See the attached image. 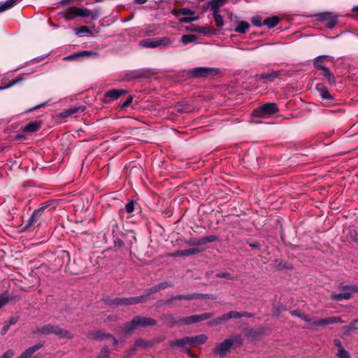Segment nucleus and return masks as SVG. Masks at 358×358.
<instances>
[{
  "label": "nucleus",
  "mask_w": 358,
  "mask_h": 358,
  "mask_svg": "<svg viewBox=\"0 0 358 358\" xmlns=\"http://www.w3.org/2000/svg\"><path fill=\"white\" fill-rule=\"evenodd\" d=\"M243 341L241 335H233L224 339L222 342L217 343L213 352L214 354L223 357L232 348H236L241 346Z\"/></svg>",
  "instance_id": "f257e3e1"
},
{
  "label": "nucleus",
  "mask_w": 358,
  "mask_h": 358,
  "mask_svg": "<svg viewBox=\"0 0 358 358\" xmlns=\"http://www.w3.org/2000/svg\"><path fill=\"white\" fill-rule=\"evenodd\" d=\"M156 324V320L151 317L136 316L131 322L125 324L124 332L127 334H131L137 328H145L147 327L155 326Z\"/></svg>",
  "instance_id": "f03ea898"
},
{
  "label": "nucleus",
  "mask_w": 358,
  "mask_h": 358,
  "mask_svg": "<svg viewBox=\"0 0 358 358\" xmlns=\"http://www.w3.org/2000/svg\"><path fill=\"white\" fill-rule=\"evenodd\" d=\"M36 333L42 335L55 334L59 338H72V334L71 332L63 329H61L58 326L52 325L50 324H48L37 328Z\"/></svg>",
  "instance_id": "7ed1b4c3"
},
{
  "label": "nucleus",
  "mask_w": 358,
  "mask_h": 358,
  "mask_svg": "<svg viewBox=\"0 0 358 358\" xmlns=\"http://www.w3.org/2000/svg\"><path fill=\"white\" fill-rule=\"evenodd\" d=\"M215 299V296L213 294H199V293H193L188 294H180L178 296H173L169 299H166L162 301L164 305L171 306V303L176 301H180L182 299L185 300H192V299Z\"/></svg>",
  "instance_id": "20e7f679"
},
{
  "label": "nucleus",
  "mask_w": 358,
  "mask_h": 358,
  "mask_svg": "<svg viewBox=\"0 0 358 358\" xmlns=\"http://www.w3.org/2000/svg\"><path fill=\"white\" fill-rule=\"evenodd\" d=\"M220 70L213 67H196L189 71V73L193 78H208L217 75Z\"/></svg>",
  "instance_id": "39448f33"
},
{
  "label": "nucleus",
  "mask_w": 358,
  "mask_h": 358,
  "mask_svg": "<svg viewBox=\"0 0 358 358\" xmlns=\"http://www.w3.org/2000/svg\"><path fill=\"white\" fill-rule=\"evenodd\" d=\"M140 45L144 48H155L157 47H167L171 44V40L168 37L159 38H147L139 42Z\"/></svg>",
  "instance_id": "423d86ee"
},
{
  "label": "nucleus",
  "mask_w": 358,
  "mask_h": 358,
  "mask_svg": "<svg viewBox=\"0 0 358 358\" xmlns=\"http://www.w3.org/2000/svg\"><path fill=\"white\" fill-rule=\"evenodd\" d=\"M277 111L278 107L275 103H268L255 109L252 115L257 117H266L275 113Z\"/></svg>",
  "instance_id": "0eeeda50"
},
{
  "label": "nucleus",
  "mask_w": 358,
  "mask_h": 358,
  "mask_svg": "<svg viewBox=\"0 0 358 358\" xmlns=\"http://www.w3.org/2000/svg\"><path fill=\"white\" fill-rule=\"evenodd\" d=\"M213 313H204L201 315H195L180 318V322L182 324H190L206 320L213 317Z\"/></svg>",
  "instance_id": "6e6552de"
},
{
  "label": "nucleus",
  "mask_w": 358,
  "mask_h": 358,
  "mask_svg": "<svg viewBox=\"0 0 358 358\" xmlns=\"http://www.w3.org/2000/svg\"><path fill=\"white\" fill-rule=\"evenodd\" d=\"M144 296H137V297H129V298H115L113 303L117 306L119 305H133L140 303L143 301Z\"/></svg>",
  "instance_id": "1a4fd4ad"
},
{
  "label": "nucleus",
  "mask_w": 358,
  "mask_h": 358,
  "mask_svg": "<svg viewBox=\"0 0 358 358\" xmlns=\"http://www.w3.org/2000/svg\"><path fill=\"white\" fill-rule=\"evenodd\" d=\"M42 208H38L35 210L31 217L27 220V223L25 225L24 228L28 229L31 227L38 226L41 224V217H42Z\"/></svg>",
  "instance_id": "9d476101"
},
{
  "label": "nucleus",
  "mask_w": 358,
  "mask_h": 358,
  "mask_svg": "<svg viewBox=\"0 0 358 358\" xmlns=\"http://www.w3.org/2000/svg\"><path fill=\"white\" fill-rule=\"evenodd\" d=\"M320 19L324 22L327 27L329 29L334 28L337 22V17L331 13H323L320 14Z\"/></svg>",
  "instance_id": "9b49d317"
},
{
  "label": "nucleus",
  "mask_w": 358,
  "mask_h": 358,
  "mask_svg": "<svg viewBox=\"0 0 358 358\" xmlns=\"http://www.w3.org/2000/svg\"><path fill=\"white\" fill-rule=\"evenodd\" d=\"M282 71H271L266 73H262L257 76V79L262 80L264 83L273 82L275 79L282 75Z\"/></svg>",
  "instance_id": "f8f14e48"
},
{
  "label": "nucleus",
  "mask_w": 358,
  "mask_h": 358,
  "mask_svg": "<svg viewBox=\"0 0 358 358\" xmlns=\"http://www.w3.org/2000/svg\"><path fill=\"white\" fill-rule=\"evenodd\" d=\"M126 93H127V90H123V89H120V90L114 89V90H110V91L106 92V94L104 95V98L106 99L105 102L108 103L110 101L116 100L119 97H120L122 95H123Z\"/></svg>",
  "instance_id": "ddd939ff"
},
{
  "label": "nucleus",
  "mask_w": 358,
  "mask_h": 358,
  "mask_svg": "<svg viewBox=\"0 0 358 358\" xmlns=\"http://www.w3.org/2000/svg\"><path fill=\"white\" fill-rule=\"evenodd\" d=\"M85 109V106H74L64 110L60 113L59 116L62 118L70 116H77L78 114L83 113Z\"/></svg>",
  "instance_id": "4468645a"
},
{
  "label": "nucleus",
  "mask_w": 358,
  "mask_h": 358,
  "mask_svg": "<svg viewBox=\"0 0 358 358\" xmlns=\"http://www.w3.org/2000/svg\"><path fill=\"white\" fill-rule=\"evenodd\" d=\"M148 346V342L142 338L137 339L132 347L127 351V357L134 355V353L140 348H146Z\"/></svg>",
  "instance_id": "2eb2a0df"
},
{
  "label": "nucleus",
  "mask_w": 358,
  "mask_h": 358,
  "mask_svg": "<svg viewBox=\"0 0 358 358\" xmlns=\"http://www.w3.org/2000/svg\"><path fill=\"white\" fill-rule=\"evenodd\" d=\"M171 346H177L183 349L185 352V348H190L189 336H185L182 338L176 339L170 343Z\"/></svg>",
  "instance_id": "dca6fc26"
},
{
  "label": "nucleus",
  "mask_w": 358,
  "mask_h": 358,
  "mask_svg": "<svg viewBox=\"0 0 358 358\" xmlns=\"http://www.w3.org/2000/svg\"><path fill=\"white\" fill-rule=\"evenodd\" d=\"M344 321L341 317H329L326 318H320V327H324L327 325L336 323H343Z\"/></svg>",
  "instance_id": "f3484780"
},
{
  "label": "nucleus",
  "mask_w": 358,
  "mask_h": 358,
  "mask_svg": "<svg viewBox=\"0 0 358 358\" xmlns=\"http://www.w3.org/2000/svg\"><path fill=\"white\" fill-rule=\"evenodd\" d=\"M191 346H197L205 343L208 340L206 334H199L194 336H189Z\"/></svg>",
  "instance_id": "a211bd4d"
},
{
  "label": "nucleus",
  "mask_w": 358,
  "mask_h": 358,
  "mask_svg": "<svg viewBox=\"0 0 358 358\" xmlns=\"http://www.w3.org/2000/svg\"><path fill=\"white\" fill-rule=\"evenodd\" d=\"M201 251V250L198 248H189V249H187V250L176 251L174 253H173L171 255V256L172 257L190 256V255H194L197 253H199Z\"/></svg>",
  "instance_id": "6ab92c4d"
},
{
  "label": "nucleus",
  "mask_w": 358,
  "mask_h": 358,
  "mask_svg": "<svg viewBox=\"0 0 358 358\" xmlns=\"http://www.w3.org/2000/svg\"><path fill=\"white\" fill-rule=\"evenodd\" d=\"M42 347V344L34 345L23 352L18 358H31L34 353L40 350Z\"/></svg>",
  "instance_id": "aec40b11"
},
{
  "label": "nucleus",
  "mask_w": 358,
  "mask_h": 358,
  "mask_svg": "<svg viewBox=\"0 0 358 358\" xmlns=\"http://www.w3.org/2000/svg\"><path fill=\"white\" fill-rule=\"evenodd\" d=\"M162 320L163 322L169 327H173L178 324H182L180 318H176L171 314L164 315Z\"/></svg>",
  "instance_id": "412c9836"
},
{
  "label": "nucleus",
  "mask_w": 358,
  "mask_h": 358,
  "mask_svg": "<svg viewBox=\"0 0 358 358\" xmlns=\"http://www.w3.org/2000/svg\"><path fill=\"white\" fill-rule=\"evenodd\" d=\"M41 125V123L38 122H29L22 128V131L27 134L35 132L40 129Z\"/></svg>",
  "instance_id": "4be33fe9"
},
{
  "label": "nucleus",
  "mask_w": 358,
  "mask_h": 358,
  "mask_svg": "<svg viewBox=\"0 0 358 358\" xmlns=\"http://www.w3.org/2000/svg\"><path fill=\"white\" fill-rule=\"evenodd\" d=\"M316 89L320 92V94L323 99H333V96L330 94L327 88L322 83L317 84Z\"/></svg>",
  "instance_id": "5701e85b"
},
{
  "label": "nucleus",
  "mask_w": 358,
  "mask_h": 358,
  "mask_svg": "<svg viewBox=\"0 0 358 358\" xmlns=\"http://www.w3.org/2000/svg\"><path fill=\"white\" fill-rule=\"evenodd\" d=\"M227 0H210L208 2V7L213 12H220V8L223 6Z\"/></svg>",
  "instance_id": "b1692460"
},
{
  "label": "nucleus",
  "mask_w": 358,
  "mask_h": 358,
  "mask_svg": "<svg viewBox=\"0 0 358 358\" xmlns=\"http://www.w3.org/2000/svg\"><path fill=\"white\" fill-rule=\"evenodd\" d=\"M229 313L222 315L220 317H217V318L210 321L208 322V324L212 327L217 326L220 324H224L225 322L230 320V317L229 316Z\"/></svg>",
  "instance_id": "393cba45"
},
{
  "label": "nucleus",
  "mask_w": 358,
  "mask_h": 358,
  "mask_svg": "<svg viewBox=\"0 0 358 358\" xmlns=\"http://www.w3.org/2000/svg\"><path fill=\"white\" fill-rule=\"evenodd\" d=\"M171 109V113L176 115L188 113L189 111L188 106L184 103H177L173 106Z\"/></svg>",
  "instance_id": "a878e982"
},
{
  "label": "nucleus",
  "mask_w": 358,
  "mask_h": 358,
  "mask_svg": "<svg viewBox=\"0 0 358 358\" xmlns=\"http://www.w3.org/2000/svg\"><path fill=\"white\" fill-rule=\"evenodd\" d=\"M319 69L323 71V76L327 79L330 84H335V78L328 68L323 65H320Z\"/></svg>",
  "instance_id": "bb28decb"
},
{
  "label": "nucleus",
  "mask_w": 358,
  "mask_h": 358,
  "mask_svg": "<svg viewBox=\"0 0 358 358\" xmlns=\"http://www.w3.org/2000/svg\"><path fill=\"white\" fill-rule=\"evenodd\" d=\"M352 297V293L348 292L343 293H332L331 294V299L335 301H341L343 299H350Z\"/></svg>",
  "instance_id": "cd10ccee"
},
{
  "label": "nucleus",
  "mask_w": 358,
  "mask_h": 358,
  "mask_svg": "<svg viewBox=\"0 0 358 358\" xmlns=\"http://www.w3.org/2000/svg\"><path fill=\"white\" fill-rule=\"evenodd\" d=\"M250 28V24L248 22L245 21H241L238 23L235 31L238 33L244 34Z\"/></svg>",
  "instance_id": "c85d7f7f"
},
{
  "label": "nucleus",
  "mask_w": 358,
  "mask_h": 358,
  "mask_svg": "<svg viewBox=\"0 0 358 358\" xmlns=\"http://www.w3.org/2000/svg\"><path fill=\"white\" fill-rule=\"evenodd\" d=\"M279 18L276 16L268 17L266 19L263 24L267 26L269 28H273L275 27L278 23H279Z\"/></svg>",
  "instance_id": "c756f323"
},
{
  "label": "nucleus",
  "mask_w": 358,
  "mask_h": 358,
  "mask_svg": "<svg viewBox=\"0 0 358 358\" xmlns=\"http://www.w3.org/2000/svg\"><path fill=\"white\" fill-rule=\"evenodd\" d=\"M76 10H78V7H70L69 8L65 14V17L66 20H71L73 19L76 17H78V11Z\"/></svg>",
  "instance_id": "7c9ffc66"
},
{
  "label": "nucleus",
  "mask_w": 358,
  "mask_h": 358,
  "mask_svg": "<svg viewBox=\"0 0 358 358\" xmlns=\"http://www.w3.org/2000/svg\"><path fill=\"white\" fill-rule=\"evenodd\" d=\"M17 1L18 0H7L3 3H0V13L13 7Z\"/></svg>",
  "instance_id": "2f4dec72"
},
{
  "label": "nucleus",
  "mask_w": 358,
  "mask_h": 358,
  "mask_svg": "<svg viewBox=\"0 0 358 358\" xmlns=\"http://www.w3.org/2000/svg\"><path fill=\"white\" fill-rule=\"evenodd\" d=\"M96 55V53H94L93 52H90V51H81V52L74 53L71 55H69V57H66L65 59H71L77 58L79 57L89 56V55Z\"/></svg>",
  "instance_id": "473e14b6"
},
{
  "label": "nucleus",
  "mask_w": 358,
  "mask_h": 358,
  "mask_svg": "<svg viewBox=\"0 0 358 358\" xmlns=\"http://www.w3.org/2000/svg\"><path fill=\"white\" fill-rule=\"evenodd\" d=\"M320 318L313 317L310 318V321L308 322L309 326L308 328L310 329L316 330L318 327H320Z\"/></svg>",
  "instance_id": "72a5a7b5"
},
{
  "label": "nucleus",
  "mask_w": 358,
  "mask_h": 358,
  "mask_svg": "<svg viewBox=\"0 0 358 358\" xmlns=\"http://www.w3.org/2000/svg\"><path fill=\"white\" fill-rule=\"evenodd\" d=\"M358 322H355V320L350 323L348 325L343 327V333L345 335H350V334L356 329L355 324Z\"/></svg>",
  "instance_id": "f704fd0d"
},
{
  "label": "nucleus",
  "mask_w": 358,
  "mask_h": 358,
  "mask_svg": "<svg viewBox=\"0 0 358 358\" xmlns=\"http://www.w3.org/2000/svg\"><path fill=\"white\" fill-rule=\"evenodd\" d=\"M213 18L217 27H222L224 24L222 17L220 15V12H213Z\"/></svg>",
  "instance_id": "c9c22d12"
},
{
  "label": "nucleus",
  "mask_w": 358,
  "mask_h": 358,
  "mask_svg": "<svg viewBox=\"0 0 358 358\" xmlns=\"http://www.w3.org/2000/svg\"><path fill=\"white\" fill-rule=\"evenodd\" d=\"M110 352L107 346L101 348L97 358H109Z\"/></svg>",
  "instance_id": "e433bc0d"
},
{
  "label": "nucleus",
  "mask_w": 358,
  "mask_h": 358,
  "mask_svg": "<svg viewBox=\"0 0 358 358\" xmlns=\"http://www.w3.org/2000/svg\"><path fill=\"white\" fill-rule=\"evenodd\" d=\"M196 39V37L194 35L187 34V35H183L181 38V42L184 45H187L189 43L194 41Z\"/></svg>",
  "instance_id": "4c0bfd02"
},
{
  "label": "nucleus",
  "mask_w": 358,
  "mask_h": 358,
  "mask_svg": "<svg viewBox=\"0 0 358 358\" xmlns=\"http://www.w3.org/2000/svg\"><path fill=\"white\" fill-rule=\"evenodd\" d=\"M94 338L96 339L103 340V339H109L113 338V336L110 334H105L103 332H96L94 334Z\"/></svg>",
  "instance_id": "58836bf2"
},
{
  "label": "nucleus",
  "mask_w": 358,
  "mask_h": 358,
  "mask_svg": "<svg viewBox=\"0 0 358 358\" xmlns=\"http://www.w3.org/2000/svg\"><path fill=\"white\" fill-rule=\"evenodd\" d=\"M76 10L79 12L78 13L79 17H87L91 14V10L86 8H78V10Z\"/></svg>",
  "instance_id": "ea45409f"
},
{
  "label": "nucleus",
  "mask_w": 358,
  "mask_h": 358,
  "mask_svg": "<svg viewBox=\"0 0 358 358\" xmlns=\"http://www.w3.org/2000/svg\"><path fill=\"white\" fill-rule=\"evenodd\" d=\"M217 278H226L227 280H236L237 278L236 276H234L231 275L229 273L224 272V273H219L216 274Z\"/></svg>",
  "instance_id": "a19ab883"
},
{
  "label": "nucleus",
  "mask_w": 358,
  "mask_h": 358,
  "mask_svg": "<svg viewBox=\"0 0 358 358\" xmlns=\"http://www.w3.org/2000/svg\"><path fill=\"white\" fill-rule=\"evenodd\" d=\"M336 357L338 358H351L350 353L345 348L338 350Z\"/></svg>",
  "instance_id": "79ce46f5"
},
{
  "label": "nucleus",
  "mask_w": 358,
  "mask_h": 358,
  "mask_svg": "<svg viewBox=\"0 0 358 358\" xmlns=\"http://www.w3.org/2000/svg\"><path fill=\"white\" fill-rule=\"evenodd\" d=\"M173 286V283L169 281H164L157 284V289L159 291L166 289L168 287H172Z\"/></svg>",
  "instance_id": "37998d69"
},
{
  "label": "nucleus",
  "mask_w": 358,
  "mask_h": 358,
  "mask_svg": "<svg viewBox=\"0 0 358 358\" xmlns=\"http://www.w3.org/2000/svg\"><path fill=\"white\" fill-rule=\"evenodd\" d=\"M198 19V17H192V15H187L180 18L179 20L181 23H190L193 21L197 20Z\"/></svg>",
  "instance_id": "c03bdc74"
},
{
  "label": "nucleus",
  "mask_w": 358,
  "mask_h": 358,
  "mask_svg": "<svg viewBox=\"0 0 358 358\" xmlns=\"http://www.w3.org/2000/svg\"><path fill=\"white\" fill-rule=\"evenodd\" d=\"M187 243L190 245H203L202 238H191L188 241Z\"/></svg>",
  "instance_id": "a18cd8bd"
},
{
  "label": "nucleus",
  "mask_w": 358,
  "mask_h": 358,
  "mask_svg": "<svg viewBox=\"0 0 358 358\" xmlns=\"http://www.w3.org/2000/svg\"><path fill=\"white\" fill-rule=\"evenodd\" d=\"M217 240V237L215 235H209L207 236L202 237L203 245L207 243L213 242Z\"/></svg>",
  "instance_id": "49530a36"
},
{
  "label": "nucleus",
  "mask_w": 358,
  "mask_h": 358,
  "mask_svg": "<svg viewBox=\"0 0 358 358\" xmlns=\"http://www.w3.org/2000/svg\"><path fill=\"white\" fill-rule=\"evenodd\" d=\"M22 80V79L21 78H17L13 79V80H10L6 86L0 87V90H5L7 88H9V87L13 86L14 85L20 83Z\"/></svg>",
  "instance_id": "de8ad7c7"
},
{
  "label": "nucleus",
  "mask_w": 358,
  "mask_h": 358,
  "mask_svg": "<svg viewBox=\"0 0 358 358\" xmlns=\"http://www.w3.org/2000/svg\"><path fill=\"white\" fill-rule=\"evenodd\" d=\"M9 301V298L6 294L0 295V309L4 306Z\"/></svg>",
  "instance_id": "09e8293b"
},
{
  "label": "nucleus",
  "mask_w": 358,
  "mask_h": 358,
  "mask_svg": "<svg viewBox=\"0 0 358 358\" xmlns=\"http://www.w3.org/2000/svg\"><path fill=\"white\" fill-rule=\"evenodd\" d=\"M178 12L180 14L185 16L193 15L194 14V11L187 8H180Z\"/></svg>",
  "instance_id": "8fccbe9b"
},
{
  "label": "nucleus",
  "mask_w": 358,
  "mask_h": 358,
  "mask_svg": "<svg viewBox=\"0 0 358 358\" xmlns=\"http://www.w3.org/2000/svg\"><path fill=\"white\" fill-rule=\"evenodd\" d=\"M77 34H91V31L90 28L87 26H82L80 28H78L76 31Z\"/></svg>",
  "instance_id": "3c124183"
},
{
  "label": "nucleus",
  "mask_w": 358,
  "mask_h": 358,
  "mask_svg": "<svg viewBox=\"0 0 358 358\" xmlns=\"http://www.w3.org/2000/svg\"><path fill=\"white\" fill-rule=\"evenodd\" d=\"M252 24L256 27H261L262 23V17L259 16H255L251 20Z\"/></svg>",
  "instance_id": "603ef678"
},
{
  "label": "nucleus",
  "mask_w": 358,
  "mask_h": 358,
  "mask_svg": "<svg viewBox=\"0 0 358 358\" xmlns=\"http://www.w3.org/2000/svg\"><path fill=\"white\" fill-rule=\"evenodd\" d=\"M134 201H129V203H127L125 206V210L127 213H131L134 211Z\"/></svg>",
  "instance_id": "864d4df0"
},
{
  "label": "nucleus",
  "mask_w": 358,
  "mask_h": 358,
  "mask_svg": "<svg viewBox=\"0 0 358 358\" xmlns=\"http://www.w3.org/2000/svg\"><path fill=\"white\" fill-rule=\"evenodd\" d=\"M230 319H239L241 317V312L231 310L229 312Z\"/></svg>",
  "instance_id": "5fc2aeb1"
},
{
  "label": "nucleus",
  "mask_w": 358,
  "mask_h": 358,
  "mask_svg": "<svg viewBox=\"0 0 358 358\" xmlns=\"http://www.w3.org/2000/svg\"><path fill=\"white\" fill-rule=\"evenodd\" d=\"M325 57H327V56H324V55L317 57L315 59V62H314L315 66L319 69V66L322 65L323 59Z\"/></svg>",
  "instance_id": "6e6d98bb"
},
{
  "label": "nucleus",
  "mask_w": 358,
  "mask_h": 358,
  "mask_svg": "<svg viewBox=\"0 0 358 358\" xmlns=\"http://www.w3.org/2000/svg\"><path fill=\"white\" fill-rule=\"evenodd\" d=\"M14 355V351L13 350H8L4 352L0 358H12Z\"/></svg>",
  "instance_id": "4d7b16f0"
},
{
  "label": "nucleus",
  "mask_w": 358,
  "mask_h": 358,
  "mask_svg": "<svg viewBox=\"0 0 358 358\" xmlns=\"http://www.w3.org/2000/svg\"><path fill=\"white\" fill-rule=\"evenodd\" d=\"M14 355V351L13 350H8L4 352L0 358H12Z\"/></svg>",
  "instance_id": "13d9d810"
},
{
  "label": "nucleus",
  "mask_w": 358,
  "mask_h": 358,
  "mask_svg": "<svg viewBox=\"0 0 358 358\" xmlns=\"http://www.w3.org/2000/svg\"><path fill=\"white\" fill-rule=\"evenodd\" d=\"M100 16V11L99 9H95L94 10H91L90 16L92 19L96 20Z\"/></svg>",
  "instance_id": "bf43d9fd"
},
{
  "label": "nucleus",
  "mask_w": 358,
  "mask_h": 358,
  "mask_svg": "<svg viewBox=\"0 0 358 358\" xmlns=\"http://www.w3.org/2000/svg\"><path fill=\"white\" fill-rule=\"evenodd\" d=\"M334 345L337 348L338 350H340V349H343L344 348L342 345L341 341L338 339L335 338L333 341Z\"/></svg>",
  "instance_id": "052dcab7"
},
{
  "label": "nucleus",
  "mask_w": 358,
  "mask_h": 358,
  "mask_svg": "<svg viewBox=\"0 0 358 358\" xmlns=\"http://www.w3.org/2000/svg\"><path fill=\"white\" fill-rule=\"evenodd\" d=\"M133 101L132 96H129L127 99V100L122 104V108H127L131 103Z\"/></svg>",
  "instance_id": "680f3d73"
},
{
  "label": "nucleus",
  "mask_w": 358,
  "mask_h": 358,
  "mask_svg": "<svg viewBox=\"0 0 358 358\" xmlns=\"http://www.w3.org/2000/svg\"><path fill=\"white\" fill-rule=\"evenodd\" d=\"M348 293H352V295L354 293H358V286L356 285H351V287H350V292H348Z\"/></svg>",
  "instance_id": "e2e57ef3"
},
{
  "label": "nucleus",
  "mask_w": 358,
  "mask_h": 358,
  "mask_svg": "<svg viewBox=\"0 0 358 358\" xmlns=\"http://www.w3.org/2000/svg\"><path fill=\"white\" fill-rule=\"evenodd\" d=\"M10 328V326L8 324H6L1 329V335H5L6 334V332L8 331V330Z\"/></svg>",
  "instance_id": "0e129e2a"
},
{
  "label": "nucleus",
  "mask_w": 358,
  "mask_h": 358,
  "mask_svg": "<svg viewBox=\"0 0 358 358\" xmlns=\"http://www.w3.org/2000/svg\"><path fill=\"white\" fill-rule=\"evenodd\" d=\"M299 318L308 322V321H310V317H308V315H306L305 313H301V315H299Z\"/></svg>",
  "instance_id": "69168bd1"
},
{
  "label": "nucleus",
  "mask_w": 358,
  "mask_h": 358,
  "mask_svg": "<svg viewBox=\"0 0 358 358\" xmlns=\"http://www.w3.org/2000/svg\"><path fill=\"white\" fill-rule=\"evenodd\" d=\"M17 317H13L10 318L7 324L10 327V325L15 324L17 322Z\"/></svg>",
  "instance_id": "338daca9"
},
{
  "label": "nucleus",
  "mask_w": 358,
  "mask_h": 358,
  "mask_svg": "<svg viewBox=\"0 0 358 358\" xmlns=\"http://www.w3.org/2000/svg\"><path fill=\"white\" fill-rule=\"evenodd\" d=\"M189 357H191L192 358H196V356L195 355H194L191 350H190V348H185V352Z\"/></svg>",
  "instance_id": "774afa93"
}]
</instances>
